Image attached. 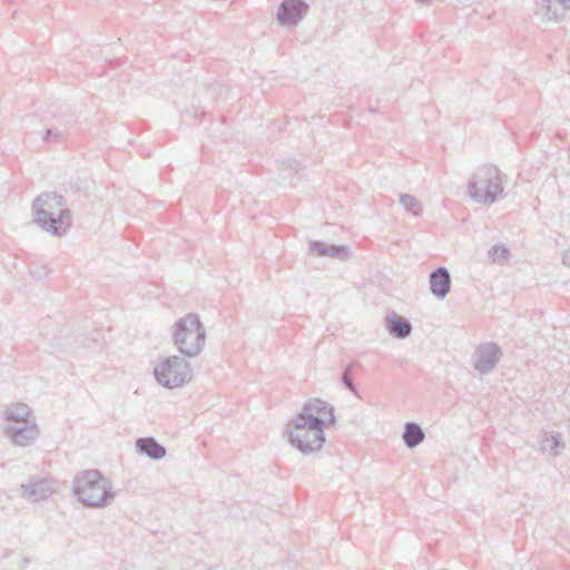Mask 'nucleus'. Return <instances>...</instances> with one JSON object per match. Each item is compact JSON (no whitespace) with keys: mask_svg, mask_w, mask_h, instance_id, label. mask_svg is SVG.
I'll return each mask as SVG.
<instances>
[{"mask_svg":"<svg viewBox=\"0 0 570 570\" xmlns=\"http://www.w3.org/2000/svg\"><path fill=\"white\" fill-rule=\"evenodd\" d=\"M73 493L89 508L107 507L115 498L111 482L98 470L80 472L73 480Z\"/></svg>","mask_w":570,"mask_h":570,"instance_id":"7ed1b4c3","label":"nucleus"},{"mask_svg":"<svg viewBox=\"0 0 570 570\" xmlns=\"http://www.w3.org/2000/svg\"><path fill=\"white\" fill-rule=\"evenodd\" d=\"M57 491V481L51 478L32 476L21 484V497L30 502L47 500Z\"/></svg>","mask_w":570,"mask_h":570,"instance_id":"6e6552de","label":"nucleus"},{"mask_svg":"<svg viewBox=\"0 0 570 570\" xmlns=\"http://www.w3.org/2000/svg\"><path fill=\"white\" fill-rule=\"evenodd\" d=\"M136 450L153 460H161L167 454L166 448L158 443L153 436L138 439L136 441Z\"/></svg>","mask_w":570,"mask_h":570,"instance_id":"2eb2a0df","label":"nucleus"},{"mask_svg":"<svg viewBox=\"0 0 570 570\" xmlns=\"http://www.w3.org/2000/svg\"><path fill=\"white\" fill-rule=\"evenodd\" d=\"M538 13L547 20L563 21L570 18V0H537Z\"/></svg>","mask_w":570,"mask_h":570,"instance_id":"9b49d317","label":"nucleus"},{"mask_svg":"<svg viewBox=\"0 0 570 570\" xmlns=\"http://www.w3.org/2000/svg\"><path fill=\"white\" fill-rule=\"evenodd\" d=\"M385 324L389 333L395 338H405L412 332L410 321L396 314L386 316Z\"/></svg>","mask_w":570,"mask_h":570,"instance_id":"dca6fc26","label":"nucleus"},{"mask_svg":"<svg viewBox=\"0 0 570 570\" xmlns=\"http://www.w3.org/2000/svg\"><path fill=\"white\" fill-rule=\"evenodd\" d=\"M170 331L174 345L185 357H196L203 352L206 330L197 314L189 313L180 317Z\"/></svg>","mask_w":570,"mask_h":570,"instance_id":"20e7f679","label":"nucleus"},{"mask_svg":"<svg viewBox=\"0 0 570 570\" xmlns=\"http://www.w3.org/2000/svg\"><path fill=\"white\" fill-rule=\"evenodd\" d=\"M6 425H19L30 422L32 417V410L24 403H12L3 412Z\"/></svg>","mask_w":570,"mask_h":570,"instance_id":"4468645a","label":"nucleus"},{"mask_svg":"<svg viewBox=\"0 0 570 570\" xmlns=\"http://www.w3.org/2000/svg\"><path fill=\"white\" fill-rule=\"evenodd\" d=\"M400 203L406 212L413 214L414 216H420L423 212L422 204L415 196L402 194L400 196Z\"/></svg>","mask_w":570,"mask_h":570,"instance_id":"6ab92c4d","label":"nucleus"},{"mask_svg":"<svg viewBox=\"0 0 570 570\" xmlns=\"http://www.w3.org/2000/svg\"><path fill=\"white\" fill-rule=\"evenodd\" d=\"M309 6L304 0H283L276 13L277 22L283 27L297 26L308 13Z\"/></svg>","mask_w":570,"mask_h":570,"instance_id":"1a4fd4ad","label":"nucleus"},{"mask_svg":"<svg viewBox=\"0 0 570 570\" xmlns=\"http://www.w3.org/2000/svg\"><path fill=\"white\" fill-rule=\"evenodd\" d=\"M540 446L542 451L549 452L552 456H558L561 450L564 449V443L561 441L559 433H546L540 441Z\"/></svg>","mask_w":570,"mask_h":570,"instance_id":"a211bd4d","label":"nucleus"},{"mask_svg":"<svg viewBox=\"0 0 570 570\" xmlns=\"http://www.w3.org/2000/svg\"><path fill=\"white\" fill-rule=\"evenodd\" d=\"M154 375L159 385L170 390L189 383L194 377L193 368L184 355H171L155 365Z\"/></svg>","mask_w":570,"mask_h":570,"instance_id":"423d86ee","label":"nucleus"},{"mask_svg":"<svg viewBox=\"0 0 570 570\" xmlns=\"http://www.w3.org/2000/svg\"><path fill=\"white\" fill-rule=\"evenodd\" d=\"M335 423L333 406L320 399L306 402L287 424L291 444L304 454L320 451L325 443L324 428Z\"/></svg>","mask_w":570,"mask_h":570,"instance_id":"f257e3e1","label":"nucleus"},{"mask_svg":"<svg viewBox=\"0 0 570 570\" xmlns=\"http://www.w3.org/2000/svg\"><path fill=\"white\" fill-rule=\"evenodd\" d=\"M504 187L500 170L492 165H482L472 174L468 184V194L476 203L492 205Z\"/></svg>","mask_w":570,"mask_h":570,"instance_id":"39448f33","label":"nucleus"},{"mask_svg":"<svg viewBox=\"0 0 570 570\" xmlns=\"http://www.w3.org/2000/svg\"><path fill=\"white\" fill-rule=\"evenodd\" d=\"M351 368H352V365H348L343 375H342V383L345 385L346 389H348L352 393L354 394H357V390L352 381V377H351Z\"/></svg>","mask_w":570,"mask_h":570,"instance_id":"412c9836","label":"nucleus"},{"mask_svg":"<svg viewBox=\"0 0 570 570\" xmlns=\"http://www.w3.org/2000/svg\"><path fill=\"white\" fill-rule=\"evenodd\" d=\"M430 291L439 299H443L451 291V275L441 266L430 274Z\"/></svg>","mask_w":570,"mask_h":570,"instance_id":"f8f14e48","label":"nucleus"},{"mask_svg":"<svg viewBox=\"0 0 570 570\" xmlns=\"http://www.w3.org/2000/svg\"><path fill=\"white\" fill-rule=\"evenodd\" d=\"M33 220L43 230L62 236L71 227L72 217L65 197L53 191L40 194L32 204Z\"/></svg>","mask_w":570,"mask_h":570,"instance_id":"f03ea898","label":"nucleus"},{"mask_svg":"<svg viewBox=\"0 0 570 570\" xmlns=\"http://www.w3.org/2000/svg\"><path fill=\"white\" fill-rule=\"evenodd\" d=\"M416 1L422 4H430L432 0H416Z\"/></svg>","mask_w":570,"mask_h":570,"instance_id":"b1692460","label":"nucleus"},{"mask_svg":"<svg viewBox=\"0 0 570 570\" xmlns=\"http://www.w3.org/2000/svg\"><path fill=\"white\" fill-rule=\"evenodd\" d=\"M561 261L564 266L570 267V249H567L562 253Z\"/></svg>","mask_w":570,"mask_h":570,"instance_id":"5701e85b","label":"nucleus"},{"mask_svg":"<svg viewBox=\"0 0 570 570\" xmlns=\"http://www.w3.org/2000/svg\"><path fill=\"white\" fill-rule=\"evenodd\" d=\"M488 256L492 263L505 264L510 258V250L503 245H494L489 249Z\"/></svg>","mask_w":570,"mask_h":570,"instance_id":"aec40b11","label":"nucleus"},{"mask_svg":"<svg viewBox=\"0 0 570 570\" xmlns=\"http://www.w3.org/2000/svg\"><path fill=\"white\" fill-rule=\"evenodd\" d=\"M51 137L55 141H60L62 138V134L59 130L47 129L42 135V139L45 141H49Z\"/></svg>","mask_w":570,"mask_h":570,"instance_id":"4be33fe9","label":"nucleus"},{"mask_svg":"<svg viewBox=\"0 0 570 570\" xmlns=\"http://www.w3.org/2000/svg\"><path fill=\"white\" fill-rule=\"evenodd\" d=\"M502 351L497 343L489 342L476 347L473 354V365L481 374L491 372L499 363Z\"/></svg>","mask_w":570,"mask_h":570,"instance_id":"9d476101","label":"nucleus"},{"mask_svg":"<svg viewBox=\"0 0 570 570\" xmlns=\"http://www.w3.org/2000/svg\"><path fill=\"white\" fill-rule=\"evenodd\" d=\"M309 250L318 256H326L341 261L347 259L350 255L348 248L344 245L327 244L320 240H312L309 243Z\"/></svg>","mask_w":570,"mask_h":570,"instance_id":"ddd939ff","label":"nucleus"},{"mask_svg":"<svg viewBox=\"0 0 570 570\" xmlns=\"http://www.w3.org/2000/svg\"><path fill=\"white\" fill-rule=\"evenodd\" d=\"M3 433L13 445L20 448L33 445L41 434L40 428L35 419L19 425H6Z\"/></svg>","mask_w":570,"mask_h":570,"instance_id":"0eeeda50","label":"nucleus"},{"mask_svg":"<svg viewBox=\"0 0 570 570\" xmlns=\"http://www.w3.org/2000/svg\"><path fill=\"white\" fill-rule=\"evenodd\" d=\"M402 439L409 449H414L424 440L422 428L415 422H409L404 426Z\"/></svg>","mask_w":570,"mask_h":570,"instance_id":"f3484780","label":"nucleus"}]
</instances>
